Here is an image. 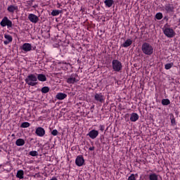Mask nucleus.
Returning a JSON list of instances; mask_svg holds the SVG:
<instances>
[{
    "instance_id": "0eeeda50",
    "label": "nucleus",
    "mask_w": 180,
    "mask_h": 180,
    "mask_svg": "<svg viewBox=\"0 0 180 180\" xmlns=\"http://www.w3.org/2000/svg\"><path fill=\"white\" fill-rule=\"evenodd\" d=\"M165 11L167 13H174V11L175 10V7L174 4H168L165 5Z\"/></svg>"
},
{
    "instance_id": "5701e85b",
    "label": "nucleus",
    "mask_w": 180,
    "mask_h": 180,
    "mask_svg": "<svg viewBox=\"0 0 180 180\" xmlns=\"http://www.w3.org/2000/svg\"><path fill=\"white\" fill-rule=\"evenodd\" d=\"M171 101L168 98H164L162 100V105L163 106H168V105H170Z\"/></svg>"
},
{
    "instance_id": "c756f323",
    "label": "nucleus",
    "mask_w": 180,
    "mask_h": 180,
    "mask_svg": "<svg viewBox=\"0 0 180 180\" xmlns=\"http://www.w3.org/2000/svg\"><path fill=\"white\" fill-rule=\"evenodd\" d=\"M32 157H37L39 155V153L36 150H32L29 153Z\"/></svg>"
},
{
    "instance_id": "ea45409f",
    "label": "nucleus",
    "mask_w": 180,
    "mask_h": 180,
    "mask_svg": "<svg viewBox=\"0 0 180 180\" xmlns=\"http://www.w3.org/2000/svg\"><path fill=\"white\" fill-rule=\"evenodd\" d=\"M11 136H12V137H15V134H13L11 135Z\"/></svg>"
},
{
    "instance_id": "393cba45",
    "label": "nucleus",
    "mask_w": 180,
    "mask_h": 180,
    "mask_svg": "<svg viewBox=\"0 0 180 180\" xmlns=\"http://www.w3.org/2000/svg\"><path fill=\"white\" fill-rule=\"evenodd\" d=\"M41 92L42 94H48V92H50V88L49 86H44L41 88Z\"/></svg>"
},
{
    "instance_id": "7c9ffc66",
    "label": "nucleus",
    "mask_w": 180,
    "mask_h": 180,
    "mask_svg": "<svg viewBox=\"0 0 180 180\" xmlns=\"http://www.w3.org/2000/svg\"><path fill=\"white\" fill-rule=\"evenodd\" d=\"M155 18L158 20H161V19H162V13H156Z\"/></svg>"
},
{
    "instance_id": "ddd939ff",
    "label": "nucleus",
    "mask_w": 180,
    "mask_h": 180,
    "mask_svg": "<svg viewBox=\"0 0 180 180\" xmlns=\"http://www.w3.org/2000/svg\"><path fill=\"white\" fill-rule=\"evenodd\" d=\"M7 11L9 13H15V12H18V11H19V8L16 5H11L8 6Z\"/></svg>"
},
{
    "instance_id": "473e14b6",
    "label": "nucleus",
    "mask_w": 180,
    "mask_h": 180,
    "mask_svg": "<svg viewBox=\"0 0 180 180\" xmlns=\"http://www.w3.org/2000/svg\"><path fill=\"white\" fill-rule=\"evenodd\" d=\"M51 134L52 136H57L58 134V131L57 129H53Z\"/></svg>"
},
{
    "instance_id": "6e6552de",
    "label": "nucleus",
    "mask_w": 180,
    "mask_h": 180,
    "mask_svg": "<svg viewBox=\"0 0 180 180\" xmlns=\"http://www.w3.org/2000/svg\"><path fill=\"white\" fill-rule=\"evenodd\" d=\"M35 134L39 137H43L46 134V130H44V128L39 127L36 129Z\"/></svg>"
},
{
    "instance_id": "a878e982",
    "label": "nucleus",
    "mask_w": 180,
    "mask_h": 180,
    "mask_svg": "<svg viewBox=\"0 0 180 180\" xmlns=\"http://www.w3.org/2000/svg\"><path fill=\"white\" fill-rule=\"evenodd\" d=\"M20 127H22V129H26L27 127H30V123L25 122H22L20 125Z\"/></svg>"
},
{
    "instance_id": "20e7f679",
    "label": "nucleus",
    "mask_w": 180,
    "mask_h": 180,
    "mask_svg": "<svg viewBox=\"0 0 180 180\" xmlns=\"http://www.w3.org/2000/svg\"><path fill=\"white\" fill-rule=\"evenodd\" d=\"M162 32L165 35H166L167 37L172 38L174 36H175V31H174V29L166 27L162 29Z\"/></svg>"
},
{
    "instance_id": "7ed1b4c3",
    "label": "nucleus",
    "mask_w": 180,
    "mask_h": 180,
    "mask_svg": "<svg viewBox=\"0 0 180 180\" xmlns=\"http://www.w3.org/2000/svg\"><path fill=\"white\" fill-rule=\"evenodd\" d=\"M112 70L115 71V72H120V71L123 69V65H122V62L117 59L112 60Z\"/></svg>"
},
{
    "instance_id": "f8f14e48",
    "label": "nucleus",
    "mask_w": 180,
    "mask_h": 180,
    "mask_svg": "<svg viewBox=\"0 0 180 180\" xmlns=\"http://www.w3.org/2000/svg\"><path fill=\"white\" fill-rule=\"evenodd\" d=\"M28 19L32 23H37L39 22V17L33 13L28 15Z\"/></svg>"
},
{
    "instance_id": "79ce46f5",
    "label": "nucleus",
    "mask_w": 180,
    "mask_h": 180,
    "mask_svg": "<svg viewBox=\"0 0 180 180\" xmlns=\"http://www.w3.org/2000/svg\"><path fill=\"white\" fill-rule=\"evenodd\" d=\"M91 108L92 109V108H94V107H91Z\"/></svg>"
},
{
    "instance_id": "412c9836",
    "label": "nucleus",
    "mask_w": 180,
    "mask_h": 180,
    "mask_svg": "<svg viewBox=\"0 0 180 180\" xmlns=\"http://www.w3.org/2000/svg\"><path fill=\"white\" fill-rule=\"evenodd\" d=\"M23 175H25V172L23 170H18L17 172L16 177L19 178V179H23Z\"/></svg>"
},
{
    "instance_id": "e433bc0d",
    "label": "nucleus",
    "mask_w": 180,
    "mask_h": 180,
    "mask_svg": "<svg viewBox=\"0 0 180 180\" xmlns=\"http://www.w3.org/2000/svg\"><path fill=\"white\" fill-rule=\"evenodd\" d=\"M50 180H58L56 179V177H53L52 179H51Z\"/></svg>"
},
{
    "instance_id": "9d476101",
    "label": "nucleus",
    "mask_w": 180,
    "mask_h": 180,
    "mask_svg": "<svg viewBox=\"0 0 180 180\" xmlns=\"http://www.w3.org/2000/svg\"><path fill=\"white\" fill-rule=\"evenodd\" d=\"M77 77H78L77 74L72 75L69 78L67 79L68 84H75V82H78V80L76 79Z\"/></svg>"
},
{
    "instance_id": "f03ea898",
    "label": "nucleus",
    "mask_w": 180,
    "mask_h": 180,
    "mask_svg": "<svg viewBox=\"0 0 180 180\" xmlns=\"http://www.w3.org/2000/svg\"><path fill=\"white\" fill-rule=\"evenodd\" d=\"M141 50L143 54L146 56H151L154 53V48L149 43L144 42L142 44Z\"/></svg>"
},
{
    "instance_id": "39448f33",
    "label": "nucleus",
    "mask_w": 180,
    "mask_h": 180,
    "mask_svg": "<svg viewBox=\"0 0 180 180\" xmlns=\"http://www.w3.org/2000/svg\"><path fill=\"white\" fill-rule=\"evenodd\" d=\"M0 25L2 26V27H5L6 26L8 27H12V26H13L12 21L9 20L8 17H4L1 21Z\"/></svg>"
},
{
    "instance_id": "9b49d317",
    "label": "nucleus",
    "mask_w": 180,
    "mask_h": 180,
    "mask_svg": "<svg viewBox=\"0 0 180 180\" xmlns=\"http://www.w3.org/2000/svg\"><path fill=\"white\" fill-rule=\"evenodd\" d=\"M104 96L103 95H102V93H96L94 96V99L95 101H96L97 102H100V103H103L105 98H103Z\"/></svg>"
},
{
    "instance_id": "f257e3e1",
    "label": "nucleus",
    "mask_w": 180,
    "mask_h": 180,
    "mask_svg": "<svg viewBox=\"0 0 180 180\" xmlns=\"http://www.w3.org/2000/svg\"><path fill=\"white\" fill-rule=\"evenodd\" d=\"M26 84H27L30 86H36L37 84V76L34 74H30L27 75L26 79H25Z\"/></svg>"
},
{
    "instance_id": "423d86ee",
    "label": "nucleus",
    "mask_w": 180,
    "mask_h": 180,
    "mask_svg": "<svg viewBox=\"0 0 180 180\" xmlns=\"http://www.w3.org/2000/svg\"><path fill=\"white\" fill-rule=\"evenodd\" d=\"M85 163V160H84V156L79 155L77 157L75 160V164L77 165V167H82L84 164Z\"/></svg>"
},
{
    "instance_id": "1a4fd4ad",
    "label": "nucleus",
    "mask_w": 180,
    "mask_h": 180,
    "mask_svg": "<svg viewBox=\"0 0 180 180\" xmlns=\"http://www.w3.org/2000/svg\"><path fill=\"white\" fill-rule=\"evenodd\" d=\"M98 135L99 131L95 129H92L89 132V134H87V136H89L90 139H92L93 140H95V139H96V137H98Z\"/></svg>"
},
{
    "instance_id": "4468645a",
    "label": "nucleus",
    "mask_w": 180,
    "mask_h": 180,
    "mask_svg": "<svg viewBox=\"0 0 180 180\" xmlns=\"http://www.w3.org/2000/svg\"><path fill=\"white\" fill-rule=\"evenodd\" d=\"M21 49L25 53H27L28 51H32V44H30L29 43H25L22 46Z\"/></svg>"
},
{
    "instance_id": "2eb2a0df",
    "label": "nucleus",
    "mask_w": 180,
    "mask_h": 180,
    "mask_svg": "<svg viewBox=\"0 0 180 180\" xmlns=\"http://www.w3.org/2000/svg\"><path fill=\"white\" fill-rule=\"evenodd\" d=\"M37 80L40 81L41 82H46L47 81V77H46L45 75L43 74H37Z\"/></svg>"
},
{
    "instance_id": "58836bf2",
    "label": "nucleus",
    "mask_w": 180,
    "mask_h": 180,
    "mask_svg": "<svg viewBox=\"0 0 180 180\" xmlns=\"http://www.w3.org/2000/svg\"><path fill=\"white\" fill-rule=\"evenodd\" d=\"M33 8H37V5L33 6Z\"/></svg>"
},
{
    "instance_id": "6ab92c4d",
    "label": "nucleus",
    "mask_w": 180,
    "mask_h": 180,
    "mask_svg": "<svg viewBox=\"0 0 180 180\" xmlns=\"http://www.w3.org/2000/svg\"><path fill=\"white\" fill-rule=\"evenodd\" d=\"M15 144H16V146H18V147L25 146V139H17L15 141Z\"/></svg>"
},
{
    "instance_id": "a211bd4d",
    "label": "nucleus",
    "mask_w": 180,
    "mask_h": 180,
    "mask_svg": "<svg viewBox=\"0 0 180 180\" xmlns=\"http://www.w3.org/2000/svg\"><path fill=\"white\" fill-rule=\"evenodd\" d=\"M56 98L59 101H63V99H65V98H67V94H65L64 93H58L56 95Z\"/></svg>"
},
{
    "instance_id": "4be33fe9",
    "label": "nucleus",
    "mask_w": 180,
    "mask_h": 180,
    "mask_svg": "<svg viewBox=\"0 0 180 180\" xmlns=\"http://www.w3.org/2000/svg\"><path fill=\"white\" fill-rule=\"evenodd\" d=\"M169 116H170L172 126H176V121L175 120V117L174 116V114L171 113V114H169Z\"/></svg>"
},
{
    "instance_id": "dca6fc26",
    "label": "nucleus",
    "mask_w": 180,
    "mask_h": 180,
    "mask_svg": "<svg viewBox=\"0 0 180 180\" xmlns=\"http://www.w3.org/2000/svg\"><path fill=\"white\" fill-rule=\"evenodd\" d=\"M131 44H133V41H131V39H128L121 46H122V47L127 48V47H130V46H131Z\"/></svg>"
},
{
    "instance_id": "bb28decb",
    "label": "nucleus",
    "mask_w": 180,
    "mask_h": 180,
    "mask_svg": "<svg viewBox=\"0 0 180 180\" xmlns=\"http://www.w3.org/2000/svg\"><path fill=\"white\" fill-rule=\"evenodd\" d=\"M4 37L5 39H6V40H8L7 41L12 43V41L13 40L12 36H11L10 34H4Z\"/></svg>"
},
{
    "instance_id": "f704fd0d",
    "label": "nucleus",
    "mask_w": 180,
    "mask_h": 180,
    "mask_svg": "<svg viewBox=\"0 0 180 180\" xmlns=\"http://www.w3.org/2000/svg\"><path fill=\"white\" fill-rule=\"evenodd\" d=\"M89 150L90 151H94V150H95V148H94V146H92V147H90V148H89Z\"/></svg>"
},
{
    "instance_id": "b1692460",
    "label": "nucleus",
    "mask_w": 180,
    "mask_h": 180,
    "mask_svg": "<svg viewBox=\"0 0 180 180\" xmlns=\"http://www.w3.org/2000/svg\"><path fill=\"white\" fill-rule=\"evenodd\" d=\"M149 180H158V175L155 173L149 175Z\"/></svg>"
},
{
    "instance_id": "aec40b11",
    "label": "nucleus",
    "mask_w": 180,
    "mask_h": 180,
    "mask_svg": "<svg viewBox=\"0 0 180 180\" xmlns=\"http://www.w3.org/2000/svg\"><path fill=\"white\" fill-rule=\"evenodd\" d=\"M114 1L113 0H105L104 1V4L105 5V6H107V8H112V6L114 4Z\"/></svg>"
},
{
    "instance_id": "2f4dec72",
    "label": "nucleus",
    "mask_w": 180,
    "mask_h": 180,
    "mask_svg": "<svg viewBox=\"0 0 180 180\" xmlns=\"http://www.w3.org/2000/svg\"><path fill=\"white\" fill-rule=\"evenodd\" d=\"M51 14L52 16H58V10H53Z\"/></svg>"
},
{
    "instance_id": "c85d7f7f",
    "label": "nucleus",
    "mask_w": 180,
    "mask_h": 180,
    "mask_svg": "<svg viewBox=\"0 0 180 180\" xmlns=\"http://www.w3.org/2000/svg\"><path fill=\"white\" fill-rule=\"evenodd\" d=\"M136 176H139L137 174H132L128 177V180H136Z\"/></svg>"
},
{
    "instance_id": "72a5a7b5",
    "label": "nucleus",
    "mask_w": 180,
    "mask_h": 180,
    "mask_svg": "<svg viewBox=\"0 0 180 180\" xmlns=\"http://www.w3.org/2000/svg\"><path fill=\"white\" fill-rule=\"evenodd\" d=\"M99 129L101 131H103V130H105V125H100Z\"/></svg>"
},
{
    "instance_id": "a19ab883",
    "label": "nucleus",
    "mask_w": 180,
    "mask_h": 180,
    "mask_svg": "<svg viewBox=\"0 0 180 180\" xmlns=\"http://www.w3.org/2000/svg\"><path fill=\"white\" fill-rule=\"evenodd\" d=\"M179 25H180V18L179 19Z\"/></svg>"
},
{
    "instance_id": "4c0bfd02",
    "label": "nucleus",
    "mask_w": 180,
    "mask_h": 180,
    "mask_svg": "<svg viewBox=\"0 0 180 180\" xmlns=\"http://www.w3.org/2000/svg\"><path fill=\"white\" fill-rule=\"evenodd\" d=\"M58 13H63V10H58Z\"/></svg>"
},
{
    "instance_id": "c9c22d12",
    "label": "nucleus",
    "mask_w": 180,
    "mask_h": 180,
    "mask_svg": "<svg viewBox=\"0 0 180 180\" xmlns=\"http://www.w3.org/2000/svg\"><path fill=\"white\" fill-rule=\"evenodd\" d=\"M10 42H8V41H4V44H9Z\"/></svg>"
},
{
    "instance_id": "f3484780",
    "label": "nucleus",
    "mask_w": 180,
    "mask_h": 180,
    "mask_svg": "<svg viewBox=\"0 0 180 180\" xmlns=\"http://www.w3.org/2000/svg\"><path fill=\"white\" fill-rule=\"evenodd\" d=\"M130 120L131 122H137V120H139V114L136 112L131 113Z\"/></svg>"
},
{
    "instance_id": "cd10ccee",
    "label": "nucleus",
    "mask_w": 180,
    "mask_h": 180,
    "mask_svg": "<svg viewBox=\"0 0 180 180\" xmlns=\"http://www.w3.org/2000/svg\"><path fill=\"white\" fill-rule=\"evenodd\" d=\"M172 67H174V63H167L165 65V70H171V68H172Z\"/></svg>"
}]
</instances>
